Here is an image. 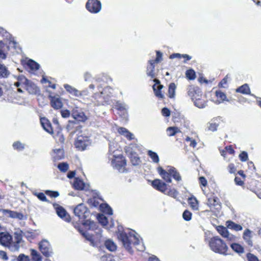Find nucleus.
<instances>
[{
    "label": "nucleus",
    "mask_w": 261,
    "mask_h": 261,
    "mask_svg": "<svg viewBox=\"0 0 261 261\" xmlns=\"http://www.w3.org/2000/svg\"><path fill=\"white\" fill-rule=\"evenodd\" d=\"M128 233L121 230L120 228L118 229L117 232V237L118 239L122 243L124 247L129 253H132L133 250L130 246L132 243L136 246L137 249L140 251H143L145 249V247L143 244L140 245V241L135 234L134 231L128 230Z\"/></svg>",
    "instance_id": "nucleus-1"
},
{
    "label": "nucleus",
    "mask_w": 261,
    "mask_h": 261,
    "mask_svg": "<svg viewBox=\"0 0 261 261\" xmlns=\"http://www.w3.org/2000/svg\"><path fill=\"white\" fill-rule=\"evenodd\" d=\"M210 249L215 253L222 255H227L228 247L225 242L219 237H214L208 241Z\"/></svg>",
    "instance_id": "nucleus-2"
},
{
    "label": "nucleus",
    "mask_w": 261,
    "mask_h": 261,
    "mask_svg": "<svg viewBox=\"0 0 261 261\" xmlns=\"http://www.w3.org/2000/svg\"><path fill=\"white\" fill-rule=\"evenodd\" d=\"M91 143L88 136L85 133L81 132L77 134L76 140L75 142V146L80 150H84Z\"/></svg>",
    "instance_id": "nucleus-3"
},
{
    "label": "nucleus",
    "mask_w": 261,
    "mask_h": 261,
    "mask_svg": "<svg viewBox=\"0 0 261 261\" xmlns=\"http://www.w3.org/2000/svg\"><path fill=\"white\" fill-rule=\"evenodd\" d=\"M23 232L20 229H18L14 233V241L12 240L11 244L9 246V250L12 252L18 251L21 246V244L23 242L22 240Z\"/></svg>",
    "instance_id": "nucleus-4"
},
{
    "label": "nucleus",
    "mask_w": 261,
    "mask_h": 261,
    "mask_svg": "<svg viewBox=\"0 0 261 261\" xmlns=\"http://www.w3.org/2000/svg\"><path fill=\"white\" fill-rule=\"evenodd\" d=\"M112 164L113 167L120 173H125L127 172L125 168L126 161L125 159L122 156L117 157L116 159L112 160Z\"/></svg>",
    "instance_id": "nucleus-5"
},
{
    "label": "nucleus",
    "mask_w": 261,
    "mask_h": 261,
    "mask_svg": "<svg viewBox=\"0 0 261 261\" xmlns=\"http://www.w3.org/2000/svg\"><path fill=\"white\" fill-rule=\"evenodd\" d=\"M39 250L42 254L46 257L53 255V251L49 243L46 240L41 241L39 244Z\"/></svg>",
    "instance_id": "nucleus-6"
},
{
    "label": "nucleus",
    "mask_w": 261,
    "mask_h": 261,
    "mask_svg": "<svg viewBox=\"0 0 261 261\" xmlns=\"http://www.w3.org/2000/svg\"><path fill=\"white\" fill-rule=\"evenodd\" d=\"M87 9L90 12L97 13L101 9V4L98 0H88L86 5Z\"/></svg>",
    "instance_id": "nucleus-7"
},
{
    "label": "nucleus",
    "mask_w": 261,
    "mask_h": 261,
    "mask_svg": "<svg viewBox=\"0 0 261 261\" xmlns=\"http://www.w3.org/2000/svg\"><path fill=\"white\" fill-rule=\"evenodd\" d=\"M71 115L75 120L79 121L85 122L87 119L85 114L77 107L73 109Z\"/></svg>",
    "instance_id": "nucleus-8"
},
{
    "label": "nucleus",
    "mask_w": 261,
    "mask_h": 261,
    "mask_svg": "<svg viewBox=\"0 0 261 261\" xmlns=\"http://www.w3.org/2000/svg\"><path fill=\"white\" fill-rule=\"evenodd\" d=\"M18 81L20 82L22 84L25 85L27 89L29 91V93H33L36 91V86L35 84H32L30 82L22 75H19L18 77Z\"/></svg>",
    "instance_id": "nucleus-9"
},
{
    "label": "nucleus",
    "mask_w": 261,
    "mask_h": 261,
    "mask_svg": "<svg viewBox=\"0 0 261 261\" xmlns=\"http://www.w3.org/2000/svg\"><path fill=\"white\" fill-rule=\"evenodd\" d=\"M12 236L7 232L0 233V243L4 246L7 247L9 249V246L11 244Z\"/></svg>",
    "instance_id": "nucleus-10"
},
{
    "label": "nucleus",
    "mask_w": 261,
    "mask_h": 261,
    "mask_svg": "<svg viewBox=\"0 0 261 261\" xmlns=\"http://www.w3.org/2000/svg\"><path fill=\"white\" fill-rule=\"evenodd\" d=\"M102 81V80L99 77H97L95 79V82L96 83V85L97 86L98 90L99 91V93H94V96L95 97H97V96H99V97L101 96L102 95L106 94V93L107 91L110 93H111L110 91L112 90V88H111L109 87H107L105 88L103 90L100 91V89L102 88V84L100 83Z\"/></svg>",
    "instance_id": "nucleus-11"
},
{
    "label": "nucleus",
    "mask_w": 261,
    "mask_h": 261,
    "mask_svg": "<svg viewBox=\"0 0 261 261\" xmlns=\"http://www.w3.org/2000/svg\"><path fill=\"white\" fill-rule=\"evenodd\" d=\"M152 186L155 189L162 193H165L167 191V185L161 179H156L153 180L152 181Z\"/></svg>",
    "instance_id": "nucleus-12"
},
{
    "label": "nucleus",
    "mask_w": 261,
    "mask_h": 261,
    "mask_svg": "<svg viewBox=\"0 0 261 261\" xmlns=\"http://www.w3.org/2000/svg\"><path fill=\"white\" fill-rule=\"evenodd\" d=\"M201 91L198 87H195L193 86H191L188 88V94L191 97L192 100H194L195 98L197 97H199L201 95Z\"/></svg>",
    "instance_id": "nucleus-13"
},
{
    "label": "nucleus",
    "mask_w": 261,
    "mask_h": 261,
    "mask_svg": "<svg viewBox=\"0 0 261 261\" xmlns=\"http://www.w3.org/2000/svg\"><path fill=\"white\" fill-rule=\"evenodd\" d=\"M50 103L51 107L55 109H60L63 106V103L60 97L58 96H50Z\"/></svg>",
    "instance_id": "nucleus-14"
},
{
    "label": "nucleus",
    "mask_w": 261,
    "mask_h": 261,
    "mask_svg": "<svg viewBox=\"0 0 261 261\" xmlns=\"http://www.w3.org/2000/svg\"><path fill=\"white\" fill-rule=\"evenodd\" d=\"M86 211V207L83 204H80L74 209V213L76 216L82 218L84 217V214Z\"/></svg>",
    "instance_id": "nucleus-15"
},
{
    "label": "nucleus",
    "mask_w": 261,
    "mask_h": 261,
    "mask_svg": "<svg viewBox=\"0 0 261 261\" xmlns=\"http://www.w3.org/2000/svg\"><path fill=\"white\" fill-rule=\"evenodd\" d=\"M157 170L159 174L162 176V177L167 182H171L172 180L171 178V174L169 170L168 171H166L164 169H163L161 167H159L157 168Z\"/></svg>",
    "instance_id": "nucleus-16"
},
{
    "label": "nucleus",
    "mask_w": 261,
    "mask_h": 261,
    "mask_svg": "<svg viewBox=\"0 0 261 261\" xmlns=\"http://www.w3.org/2000/svg\"><path fill=\"white\" fill-rule=\"evenodd\" d=\"M54 162L62 160L64 158V151L62 148L56 149L53 150L52 154Z\"/></svg>",
    "instance_id": "nucleus-17"
},
{
    "label": "nucleus",
    "mask_w": 261,
    "mask_h": 261,
    "mask_svg": "<svg viewBox=\"0 0 261 261\" xmlns=\"http://www.w3.org/2000/svg\"><path fill=\"white\" fill-rule=\"evenodd\" d=\"M4 212L5 214H7L9 216L12 218H16L18 220H23L25 219V217L21 213L12 211L9 210H4Z\"/></svg>",
    "instance_id": "nucleus-18"
},
{
    "label": "nucleus",
    "mask_w": 261,
    "mask_h": 261,
    "mask_svg": "<svg viewBox=\"0 0 261 261\" xmlns=\"http://www.w3.org/2000/svg\"><path fill=\"white\" fill-rule=\"evenodd\" d=\"M251 233L252 231L250 229H247L244 231L243 236V238L246 243L251 247L253 246V242L252 240V236L251 235Z\"/></svg>",
    "instance_id": "nucleus-19"
},
{
    "label": "nucleus",
    "mask_w": 261,
    "mask_h": 261,
    "mask_svg": "<svg viewBox=\"0 0 261 261\" xmlns=\"http://www.w3.org/2000/svg\"><path fill=\"white\" fill-rule=\"evenodd\" d=\"M154 64L155 61H153V60H149V64L147 67L146 74L151 78H153L155 76L154 73Z\"/></svg>",
    "instance_id": "nucleus-20"
},
{
    "label": "nucleus",
    "mask_w": 261,
    "mask_h": 261,
    "mask_svg": "<svg viewBox=\"0 0 261 261\" xmlns=\"http://www.w3.org/2000/svg\"><path fill=\"white\" fill-rule=\"evenodd\" d=\"M127 154L130 159L131 163L133 166H136L141 164V160L137 153H128Z\"/></svg>",
    "instance_id": "nucleus-21"
},
{
    "label": "nucleus",
    "mask_w": 261,
    "mask_h": 261,
    "mask_svg": "<svg viewBox=\"0 0 261 261\" xmlns=\"http://www.w3.org/2000/svg\"><path fill=\"white\" fill-rule=\"evenodd\" d=\"M40 122L44 130L49 134H51L53 133L51 124L47 119L45 118H41Z\"/></svg>",
    "instance_id": "nucleus-22"
},
{
    "label": "nucleus",
    "mask_w": 261,
    "mask_h": 261,
    "mask_svg": "<svg viewBox=\"0 0 261 261\" xmlns=\"http://www.w3.org/2000/svg\"><path fill=\"white\" fill-rule=\"evenodd\" d=\"M64 87L67 91L75 96L78 97L82 95V92L81 91H79L77 89L70 85L65 84Z\"/></svg>",
    "instance_id": "nucleus-23"
},
{
    "label": "nucleus",
    "mask_w": 261,
    "mask_h": 261,
    "mask_svg": "<svg viewBox=\"0 0 261 261\" xmlns=\"http://www.w3.org/2000/svg\"><path fill=\"white\" fill-rule=\"evenodd\" d=\"M125 151L128 153H137V151L140 150V147L136 143H132L125 148Z\"/></svg>",
    "instance_id": "nucleus-24"
},
{
    "label": "nucleus",
    "mask_w": 261,
    "mask_h": 261,
    "mask_svg": "<svg viewBox=\"0 0 261 261\" xmlns=\"http://www.w3.org/2000/svg\"><path fill=\"white\" fill-rule=\"evenodd\" d=\"M10 74V72L8 68L4 65L0 64V79L7 78Z\"/></svg>",
    "instance_id": "nucleus-25"
},
{
    "label": "nucleus",
    "mask_w": 261,
    "mask_h": 261,
    "mask_svg": "<svg viewBox=\"0 0 261 261\" xmlns=\"http://www.w3.org/2000/svg\"><path fill=\"white\" fill-rule=\"evenodd\" d=\"M106 248L110 251H114L117 249V246L114 241L111 239L106 240L105 242Z\"/></svg>",
    "instance_id": "nucleus-26"
},
{
    "label": "nucleus",
    "mask_w": 261,
    "mask_h": 261,
    "mask_svg": "<svg viewBox=\"0 0 261 261\" xmlns=\"http://www.w3.org/2000/svg\"><path fill=\"white\" fill-rule=\"evenodd\" d=\"M118 132L120 134L123 135L129 140L134 139V135L124 127H119L118 129Z\"/></svg>",
    "instance_id": "nucleus-27"
},
{
    "label": "nucleus",
    "mask_w": 261,
    "mask_h": 261,
    "mask_svg": "<svg viewBox=\"0 0 261 261\" xmlns=\"http://www.w3.org/2000/svg\"><path fill=\"white\" fill-rule=\"evenodd\" d=\"M217 118L211 120V121L207 124V128L209 130L212 132H215L217 130V127L219 126V123L217 122Z\"/></svg>",
    "instance_id": "nucleus-28"
},
{
    "label": "nucleus",
    "mask_w": 261,
    "mask_h": 261,
    "mask_svg": "<svg viewBox=\"0 0 261 261\" xmlns=\"http://www.w3.org/2000/svg\"><path fill=\"white\" fill-rule=\"evenodd\" d=\"M227 227L229 229H231L236 231L241 230L243 227L241 225L236 224L232 221H228L226 222Z\"/></svg>",
    "instance_id": "nucleus-29"
},
{
    "label": "nucleus",
    "mask_w": 261,
    "mask_h": 261,
    "mask_svg": "<svg viewBox=\"0 0 261 261\" xmlns=\"http://www.w3.org/2000/svg\"><path fill=\"white\" fill-rule=\"evenodd\" d=\"M236 92L244 94H250V88L247 84H244L236 89Z\"/></svg>",
    "instance_id": "nucleus-30"
},
{
    "label": "nucleus",
    "mask_w": 261,
    "mask_h": 261,
    "mask_svg": "<svg viewBox=\"0 0 261 261\" xmlns=\"http://www.w3.org/2000/svg\"><path fill=\"white\" fill-rule=\"evenodd\" d=\"M74 188L78 190H82L84 189L85 184L83 180L79 178H75L73 182Z\"/></svg>",
    "instance_id": "nucleus-31"
},
{
    "label": "nucleus",
    "mask_w": 261,
    "mask_h": 261,
    "mask_svg": "<svg viewBox=\"0 0 261 261\" xmlns=\"http://www.w3.org/2000/svg\"><path fill=\"white\" fill-rule=\"evenodd\" d=\"M163 88V85H158L157 87H156V85H153L152 88L156 97L160 98H164V95L162 93L161 91Z\"/></svg>",
    "instance_id": "nucleus-32"
},
{
    "label": "nucleus",
    "mask_w": 261,
    "mask_h": 261,
    "mask_svg": "<svg viewBox=\"0 0 261 261\" xmlns=\"http://www.w3.org/2000/svg\"><path fill=\"white\" fill-rule=\"evenodd\" d=\"M194 99L195 100H194L193 101L196 107L200 109H202L205 107L206 102L204 100L200 99L199 97H197Z\"/></svg>",
    "instance_id": "nucleus-33"
},
{
    "label": "nucleus",
    "mask_w": 261,
    "mask_h": 261,
    "mask_svg": "<svg viewBox=\"0 0 261 261\" xmlns=\"http://www.w3.org/2000/svg\"><path fill=\"white\" fill-rule=\"evenodd\" d=\"M171 176H172L176 180L179 181L181 179V176L178 172L175 170L174 167H170L169 169Z\"/></svg>",
    "instance_id": "nucleus-34"
},
{
    "label": "nucleus",
    "mask_w": 261,
    "mask_h": 261,
    "mask_svg": "<svg viewBox=\"0 0 261 261\" xmlns=\"http://www.w3.org/2000/svg\"><path fill=\"white\" fill-rule=\"evenodd\" d=\"M215 95L218 99H220L221 101H219V103L223 102L224 101H229V100L227 99L226 94L221 90H216Z\"/></svg>",
    "instance_id": "nucleus-35"
},
{
    "label": "nucleus",
    "mask_w": 261,
    "mask_h": 261,
    "mask_svg": "<svg viewBox=\"0 0 261 261\" xmlns=\"http://www.w3.org/2000/svg\"><path fill=\"white\" fill-rule=\"evenodd\" d=\"M190 207L195 211L198 210V201L195 197H190L188 199Z\"/></svg>",
    "instance_id": "nucleus-36"
},
{
    "label": "nucleus",
    "mask_w": 261,
    "mask_h": 261,
    "mask_svg": "<svg viewBox=\"0 0 261 261\" xmlns=\"http://www.w3.org/2000/svg\"><path fill=\"white\" fill-rule=\"evenodd\" d=\"M147 154L151 159L153 163H158L159 162V157L156 152L149 150L147 151Z\"/></svg>",
    "instance_id": "nucleus-37"
},
{
    "label": "nucleus",
    "mask_w": 261,
    "mask_h": 261,
    "mask_svg": "<svg viewBox=\"0 0 261 261\" xmlns=\"http://www.w3.org/2000/svg\"><path fill=\"white\" fill-rule=\"evenodd\" d=\"M230 247L231 249L238 253H242L244 252V248L243 247L239 244L237 243H232L230 245Z\"/></svg>",
    "instance_id": "nucleus-38"
},
{
    "label": "nucleus",
    "mask_w": 261,
    "mask_h": 261,
    "mask_svg": "<svg viewBox=\"0 0 261 261\" xmlns=\"http://www.w3.org/2000/svg\"><path fill=\"white\" fill-rule=\"evenodd\" d=\"M30 251L33 261H42L41 256L36 250L31 249Z\"/></svg>",
    "instance_id": "nucleus-39"
},
{
    "label": "nucleus",
    "mask_w": 261,
    "mask_h": 261,
    "mask_svg": "<svg viewBox=\"0 0 261 261\" xmlns=\"http://www.w3.org/2000/svg\"><path fill=\"white\" fill-rule=\"evenodd\" d=\"M55 208L56 210V213L59 217L63 218L66 216V212L63 207L57 205V206L55 207Z\"/></svg>",
    "instance_id": "nucleus-40"
},
{
    "label": "nucleus",
    "mask_w": 261,
    "mask_h": 261,
    "mask_svg": "<svg viewBox=\"0 0 261 261\" xmlns=\"http://www.w3.org/2000/svg\"><path fill=\"white\" fill-rule=\"evenodd\" d=\"M165 194L169 196H171L175 199H176L177 196H178L179 193L178 192L175 190V189H167L165 193H164Z\"/></svg>",
    "instance_id": "nucleus-41"
},
{
    "label": "nucleus",
    "mask_w": 261,
    "mask_h": 261,
    "mask_svg": "<svg viewBox=\"0 0 261 261\" xmlns=\"http://www.w3.org/2000/svg\"><path fill=\"white\" fill-rule=\"evenodd\" d=\"M176 88V86L174 83L170 84L168 88L169 97L170 98H173L174 97Z\"/></svg>",
    "instance_id": "nucleus-42"
},
{
    "label": "nucleus",
    "mask_w": 261,
    "mask_h": 261,
    "mask_svg": "<svg viewBox=\"0 0 261 261\" xmlns=\"http://www.w3.org/2000/svg\"><path fill=\"white\" fill-rule=\"evenodd\" d=\"M100 207L102 210V211L110 215H111L113 214V210L111 208V207L107 204H101Z\"/></svg>",
    "instance_id": "nucleus-43"
},
{
    "label": "nucleus",
    "mask_w": 261,
    "mask_h": 261,
    "mask_svg": "<svg viewBox=\"0 0 261 261\" xmlns=\"http://www.w3.org/2000/svg\"><path fill=\"white\" fill-rule=\"evenodd\" d=\"M58 168L60 171L66 172L68 170L69 165L66 162H62L58 164Z\"/></svg>",
    "instance_id": "nucleus-44"
},
{
    "label": "nucleus",
    "mask_w": 261,
    "mask_h": 261,
    "mask_svg": "<svg viewBox=\"0 0 261 261\" xmlns=\"http://www.w3.org/2000/svg\"><path fill=\"white\" fill-rule=\"evenodd\" d=\"M217 231L224 238H225L227 234L229 233L227 228L222 226H219L217 227Z\"/></svg>",
    "instance_id": "nucleus-45"
},
{
    "label": "nucleus",
    "mask_w": 261,
    "mask_h": 261,
    "mask_svg": "<svg viewBox=\"0 0 261 261\" xmlns=\"http://www.w3.org/2000/svg\"><path fill=\"white\" fill-rule=\"evenodd\" d=\"M13 147L14 149L22 150L25 147V144L19 141H16L13 143Z\"/></svg>",
    "instance_id": "nucleus-46"
},
{
    "label": "nucleus",
    "mask_w": 261,
    "mask_h": 261,
    "mask_svg": "<svg viewBox=\"0 0 261 261\" xmlns=\"http://www.w3.org/2000/svg\"><path fill=\"white\" fill-rule=\"evenodd\" d=\"M186 77L190 80H193L196 78L195 72L192 69L186 71Z\"/></svg>",
    "instance_id": "nucleus-47"
},
{
    "label": "nucleus",
    "mask_w": 261,
    "mask_h": 261,
    "mask_svg": "<svg viewBox=\"0 0 261 261\" xmlns=\"http://www.w3.org/2000/svg\"><path fill=\"white\" fill-rule=\"evenodd\" d=\"M97 219L99 222L103 226H106L108 224V219L107 218L102 214L98 215L97 217Z\"/></svg>",
    "instance_id": "nucleus-48"
},
{
    "label": "nucleus",
    "mask_w": 261,
    "mask_h": 261,
    "mask_svg": "<svg viewBox=\"0 0 261 261\" xmlns=\"http://www.w3.org/2000/svg\"><path fill=\"white\" fill-rule=\"evenodd\" d=\"M56 140L58 143H60L61 144H64L65 142V137L63 134L60 132H58L56 135L55 137Z\"/></svg>",
    "instance_id": "nucleus-49"
},
{
    "label": "nucleus",
    "mask_w": 261,
    "mask_h": 261,
    "mask_svg": "<svg viewBox=\"0 0 261 261\" xmlns=\"http://www.w3.org/2000/svg\"><path fill=\"white\" fill-rule=\"evenodd\" d=\"M116 108L120 111L126 110L128 109V106L125 103L117 101L115 105Z\"/></svg>",
    "instance_id": "nucleus-50"
},
{
    "label": "nucleus",
    "mask_w": 261,
    "mask_h": 261,
    "mask_svg": "<svg viewBox=\"0 0 261 261\" xmlns=\"http://www.w3.org/2000/svg\"><path fill=\"white\" fill-rule=\"evenodd\" d=\"M178 132V128L175 127H169L167 129V133L169 136H173Z\"/></svg>",
    "instance_id": "nucleus-51"
},
{
    "label": "nucleus",
    "mask_w": 261,
    "mask_h": 261,
    "mask_svg": "<svg viewBox=\"0 0 261 261\" xmlns=\"http://www.w3.org/2000/svg\"><path fill=\"white\" fill-rule=\"evenodd\" d=\"M28 65L33 70H37L40 67L39 64L32 60H30L28 61Z\"/></svg>",
    "instance_id": "nucleus-52"
},
{
    "label": "nucleus",
    "mask_w": 261,
    "mask_h": 261,
    "mask_svg": "<svg viewBox=\"0 0 261 261\" xmlns=\"http://www.w3.org/2000/svg\"><path fill=\"white\" fill-rule=\"evenodd\" d=\"M182 217L185 220L189 221L191 220L192 213L188 210H185L182 214Z\"/></svg>",
    "instance_id": "nucleus-53"
},
{
    "label": "nucleus",
    "mask_w": 261,
    "mask_h": 261,
    "mask_svg": "<svg viewBox=\"0 0 261 261\" xmlns=\"http://www.w3.org/2000/svg\"><path fill=\"white\" fill-rule=\"evenodd\" d=\"M80 233L82 234V235L88 241L90 242H93V236L91 234H89L87 232H84L82 230H80Z\"/></svg>",
    "instance_id": "nucleus-54"
},
{
    "label": "nucleus",
    "mask_w": 261,
    "mask_h": 261,
    "mask_svg": "<svg viewBox=\"0 0 261 261\" xmlns=\"http://www.w3.org/2000/svg\"><path fill=\"white\" fill-rule=\"evenodd\" d=\"M84 224L88 225L89 226L90 229L94 230L97 228V225L94 221L87 220Z\"/></svg>",
    "instance_id": "nucleus-55"
},
{
    "label": "nucleus",
    "mask_w": 261,
    "mask_h": 261,
    "mask_svg": "<svg viewBox=\"0 0 261 261\" xmlns=\"http://www.w3.org/2000/svg\"><path fill=\"white\" fill-rule=\"evenodd\" d=\"M17 261H31L29 256L24 254H20L17 257Z\"/></svg>",
    "instance_id": "nucleus-56"
},
{
    "label": "nucleus",
    "mask_w": 261,
    "mask_h": 261,
    "mask_svg": "<svg viewBox=\"0 0 261 261\" xmlns=\"http://www.w3.org/2000/svg\"><path fill=\"white\" fill-rule=\"evenodd\" d=\"M34 195L36 196L38 198L42 201H47V198L43 193H34Z\"/></svg>",
    "instance_id": "nucleus-57"
},
{
    "label": "nucleus",
    "mask_w": 261,
    "mask_h": 261,
    "mask_svg": "<svg viewBox=\"0 0 261 261\" xmlns=\"http://www.w3.org/2000/svg\"><path fill=\"white\" fill-rule=\"evenodd\" d=\"M45 193L51 197L56 198L59 196V193L57 191H53L50 190H46Z\"/></svg>",
    "instance_id": "nucleus-58"
},
{
    "label": "nucleus",
    "mask_w": 261,
    "mask_h": 261,
    "mask_svg": "<svg viewBox=\"0 0 261 261\" xmlns=\"http://www.w3.org/2000/svg\"><path fill=\"white\" fill-rule=\"evenodd\" d=\"M239 158L242 162H246L248 159V154L246 151H243L239 154Z\"/></svg>",
    "instance_id": "nucleus-59"
},
{
    "label": "nucleus",
    "mask_w": 261,
    "mask_h": 261,
    "mask_svg": "<svg viewBox=\"0 0 261 261\" xmlns=\"http://www.w3.org/2000/svg\"><path fill=\"white\" fill-rule=\"evenodd\" d=\"M247 257L248 261H258L257 257L252 254L248 253Z\"/></svg>",
    "instance_id": "nucleus-60"
},
{
    "label": "nucleus",
    "mask_w": 261,
    "mask_h": 261,
    "mask_svg": "<svg viewBox=\"0 0 261 261\" xmlns=\"http://www.w3.org/2000/svg\"><path fill=\"white\" fill-rule=\"evenodd\" d=\"M156 57L155 60H153V61H155V63H158L160 61H161L162 59V53L160 52V51H156Z\"/></svg>",
    "instance_id": "nucleus-61"
},
{
    "label": "nucleus",
    "mask_w": 261,
    "mask_h": 261,
    "mask_svg": "<svg viewBox=\"0 0 261 261\" xmlns=\"http://www.w3.org/2000/svg\"><path fill=\"white\" fill-rule=\"evenodd\" d=\"M162 115L166 117H169L170 115V111L167 108H164L162 110Z\"/></svg>",
    "instance_id": "nucleus-62"
},
{
    "label": "nucleus",
    "mask_w": 261,
    "mask_h": 261,
    "mask_svg": "<svg viewBox=\"0 0 261 261\" xmlns=\"http://www.w3.org/2000/svg\"><path fill=\"white\" fill-rule=\"evenodd\" d=\"M61 115H62V117H63V118H68V117H69L70 113V111L69 110H62L61 111Z\"/></svg>",
    "instance_id": "nucleus-63"
},
{
    "label": "nucleus",
    "mask_w": 261,
    "mask_h": 261,
    "mask_svg": "<svg viewBox=\"0 0 261 261\" xmlns=\"http://www.w3.org/2000/svg\"><path fill=\"white\" fill-rule=\"evenodd\" d=\"M0 257L4 260H7L8 259L7 253L3 250H0Z\"/></svg>",
    "instance_id": "nucleus-64"
}]
</instances>
